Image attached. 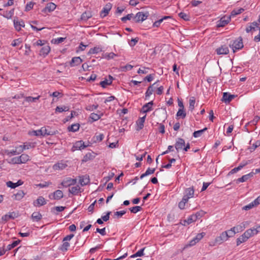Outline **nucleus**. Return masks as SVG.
<instances>
[{"label": "nucleus", "instance_id": "41", "mask_svg": "<svg viewBox=\"0 0 260 260\" xmlns=\"http://www.w3.org/2000/svg\"><path fill=\"white\" fill-rule=\"evenodd\" d=\"M70 109L69 106H57L55 108V112L56 113H61L62 112L68 111Z\"/></svg>", "mask_w": 260, "mask_h": 260}, {"label": "nucleus", "instance_id": "31", "mask_svg": "<svg viewBox=\"0 0 260 260\" xmlns=\"http://www.w3.org/2000/svg\"><path fill=\"white\" fill-rule=\"evenodd\" d=\"M102 51V49L100 46H96L90 49L88 54H97Z\"/></svg>", "mask_w": 260, "mask_h": 260}, {"label": "nucleus", "instance_id": "32", "mask_svg": "<svg viewBox=\"0 0 260 260\" xmlns=\"http://www.w3.org/2000/svg\"><path fill=\"white\" fill-rule=\"evenodd\" d=\"M92 15L90 11H86L84 12L81 16V19L83 21H87L92 17Z\"/></svg>", "mask_w": 260, "mask_h": 260}, {"label": "nucleus", "instance_id": "22", "mask_svg": "<svg viewBox=\"0 0 260 260\" xmlns=\"http://www.w3.org/2000/svg\"><path fill=\"white\" fill-rule=\"evenodd\" d=\"M25 194V193L23 190H19L13 195L12 198L15 200L20 201L23 198Z\"/></svg>", "mask_w": 260, "mask_h": 260}, {"label": "nucleus", "instance_id": "49", "mask_svg": "<svg viewBox=\"0 0 260 260\" xmlns=\"http://www.w3.org/2000/svg\"><path fill=\"white\" fill-rule=\"evenodd\" d=\"M188 201L186 200L185 199L182 198L181 201H180L178 203V207L181 210H183L185 208L186 204Z\"/></svg>", "mask_w": 260, "mask_h": 260}, {"label": "nucleus", "instance_id": "64", "mask_svg": "<svg viewBox=\"0 0 260 260\" xmlns=\"http://www.w3.org/2000/svg\"><path fill=\"white\" fill-rule=\"evenodd\" d=\"M179 16L184 20L187 21L189 20V16L185 13L180 12L179 13Z\"/></svg>", "mask_w": 260, "mask_h": 260}, {"label": "nucleus", "instance_id": "61", "mask_svg": "<svg viewBox=\"0 0 260 260\" xmlns=\"http://www.w3.org/2000/svg\"><path fill=\"white\" fill-rule=\"evenodd\" d=\"M66 38L59 37L57 38L53 39L52 40V43L56 44H59L64 41Z\"/></svg>", "mask_w": 260, "mask_h": 260}, {"label": "nucleus", "instance_id": "44", "mask_svg": "<svg viewBox=\"0 0 260 260\" xmlns=\"http://www.w3.org/2000/svg\"><path fill=\"white\" fill-rule=\"evenodd\" d=\"M154 171H155V169L154 168L151 169V168H149L148 169H147L146 171L144 174H142L140 176V179H142L144 177H146V176H147L148 175L152 174L154 172Z\"/></svg>", "mask_w": 260, "mask_h": 260}, {"label": "nucleus", "instance_id": "38", "mask_svg": "<svg viewBox=\"0 0 260 260\" xmlns=\"http://www.w3.org/2000/svg\"><path fill=\"white\" fill-rule=\"evenodd\" d=\"M116 56H118V55L113 52L105 53L103 55V58L107 60L113 59Z\"/></svg>", "mask_w": 260, "mask_h": 260}, {"label": "nucleus", "instance_id": "34", "mask_svg": "<svg viewBox=\"0 0 260 260\" xmlns=\"http://www.w3.org/2000/svg\"><path fill=\"white\" fill-rule=\"evenodd\" d=\"M156 82L153 83L152 85L149 86L145 92V100H147L149 97L152 94L153 92V86L156 84Z\"/></svg>", "mask_w": 260, "mask_h": 260}, {"label": "nucleus", "instance_id": "20", "mask_svg": "<svg viewBox=\"0 0 260 260\" xmlns=\"http://www.w3.org/2000/svg\"><path fill=\"white\" fill-rule=\"evenodd\" d=\"M146 117V114H145L144 116L140 118L136 122L137 124V128L136 129L137 131H140L144 127V123L145 121Z\"/></svg>", "mask_w": 260, "mask_h": 260}, {"label": "nucleus", "instance_id": "56", "mask_svg": "<svg viewBox=\"0 0 260 260\" xmlns=\"http://www.w3.org/2000/svg\"><path fill=\"white\" fill-rule=\"evenodd\" d=\"M245 164H241L238 167H236L234 169H233L229 173V174H234L236 172H237L238 171H240V170H241L244 166H245Z\"/></svg>", "mask_w": 260, "mask_h": 260}, {"label": "nucleus", "instance_id": "30", "mask_svg": "<svg viewBox=\"0 0 260 260\" xmlns=\"http://www.w3.org/2000/svg\"><path fill=\"white\" fill-rule=\"evenodd\" d=\"M195 221H196V220L194 217V215L191 214V215L188 216L187 219L184 220L182 221V224L184 226H186V225H189V224H190L193 222H195Z\"/></svg>", "mask_w": 260, "mask_h": 260}, {"label": "nucleus", "instance_id": "43", "mask_svg": "<svg viewBox=\"0 0 260 260\" xmlns=\"http://www.w3.org/2000/svg\"><path fill=\"white\" fill-rule=\"evenodd\" d=\"M102 116L103 114H98L96 113H92L90 115L89 118L91 119L92 121H95L100 119Z\"/></svg>", "mask_w": 260, "mask_h": 260}, {"label": "nucleus", "instance_id": "55", "mask_svg": "<svg viewBox=\"0 0 260 260\" xmlns=\"http://www.w3.org/2000/svg\"><path fill=\"white\" fill-rule=\"evenodd\" d=\"M20 242V240H16V241H13L11 244H9L7 246V250H11L12 248H13L15 247L16 246H17L18 245V244H19Z\"/></svg>", "mask_w": 260, "mask_h": 260}, {"label": "nucleus", "instance_id": "52", "mask_svg": "<svg viewBox=\"0 0 260 260\" xmlns=\"http://www.w3.org/2000/svg\"><path fill=\"white\" fill-rule=\"evenodd\" d=\"M186 113L184 109H179L177 112L176 117L183 119L186 117Z\"/></svg>", "mask_w": 260, "mask_h": 260}, {"label": "nucleus", "instance_id": "26", "mask_svg": "<svg viewBox=\"0 0 260 260\" xmlns=\"http://www.w3.org/2000/svg\"><path fill=\"white\" fill-rule=\"evenodd\" d=\"M235 96L234 94H231L227 92H224L222 96L223 101L225 103H229L235 98Z\"/></svg>", "mask_w": 260, "mask_h": 260}, {"label": "nucleus", "instance_id": "19", "mask_svg": "<svg viewBox=\"0 0 260 260\" xmlns=\"http://www.w3.org/2000/svg\"><path fill=\"white\" fill-rule=\"evenodd\" d=\"M63 192L60 190H57L52 195H50V199L58 200L63 198Z\"/></svg>", "mask_w": 260, "mask_h": 260}, {"label": "nucleus", "instance_id": "35", "mask_svg": "<svg viewBox=\"0 0 260 260\" xmlns=\"http://www.w3.org/2000/svg\"><path fill=\"white\" fill-rule=\"evenodd\" d=\"M42 215L39 212H34L31 215L33 221H39L42 218Z\"/></svg>", "mask_w": 260, "mask_h": 260}, {"label": "nucleus", "instance_id": "7", "mask_svg": "<svg viewBox=\"0 0 260 260\" xmlns=\"http://www.w3.org/2000/svg\"><path fill=\"white\" fill-rule=\"evenodd\" d=\"M260 204V196L258 197L253 202L249 203V204L245 205L242 207V210L247 211L249 210Z\"/></svg>", "mask_w": 260, "mask_h": 260}, {"label": "nucleus", "instance_id": "33", "mask_svg": "<svg viewBox=\"0 0 260 260\" xmlns=\"http://www.w3.org/2000/svg\"><path fill=\"white\" fill-rule=\"evenodd\" d=\"M70 246V244L69 242L62 241V244L59 247V249L62 252H65L68 250Z\"/></svg>", "mask_w": 260, "mask_h": 260}, {"label": "nucleus", "instance_id": "14", "mask_svg": "<svg viewBox=\"0 0 260 260\" xmlns=\"http://www.w3.org/2000/svg\"><path fill=\"white\" fill-rule=\"evenodd\" d=\"M14 26L15 29L19 31L22 27H24L25 23L22 20H19L17 18H14L13 20Z\"/></svg>", "mask_w": 260, "mask_h": 260}, {"label": "nucleus", "instance_id": "51", "mask_svg": "<svg viewBox=\"0 0 260 260\" xmlns=\"http://www.w3.org/2000/svg\"><path fill=\"white\" fill-rule=\"evenodd\" d=\"M207 129V127H205L204 128L202 129H201V130H199V131H195L193 134V136L194 137V138H198V137H200L202 136V135L203 134V133L206 131V130Z\"/></svg>", "mask_w": 260, "mask_h": 260}, {"label": "nucleus", "instance_id": "40", "mask_svg": "<svg viewBox=\"0 0 260 260\" xmlns=\"http://www.w3.org/2000/svg\"><path fill=\"white\" fill-rule=\"evenodd\" d=\"M36 143L35 142H25L22 145L24 150L29 149L35 147Z\"/></svg>", "mask_w": 260, "mask_h": 260}, {"label": "nucleus", "instance_id": "18", "mask_svg": "<svg viewBox=\"0 0 260 260\" xmlns=\"http://www.w3.org/2000/svg\"><path fill=\"white\" fill-rule=\"evenodd\" d=\"M67 166L68 165L65 161H61L54 164L53 166V169L55 171L62 170L64 169L67 167Z\"/></svg>", "mask_w": 260, "mask_h": 260}, {"label": "nucleus", "instance_id": "11", "mask_svg": "<svg viewBox=\"0 0 260 260\" xmlns=\"http://www.w3.org/2000/svg\"><path fill=\"white\" fill-rule=\"evenodd\" d=\"M248 221H243L239 224L233 227V230H235L236 234L242 232L248 225Z\"/></svg>", "mask_w": 260, "mask_h": 260}, {"label": "nucleus", "instance_id": "4", "mask_svg": "<svg viewBox=\"0 0 260 260\" xmlns=\"http://www.w3.org/2000/svg\"><path fill=\"white\" fill-rule=\"evenodd\" d=\"M231 47L234 52L241 49L243 47L242 38L239 37L238 39L235 40L232 44Z\"/></svg>", "mask_w": 260, "mask_h": 260}, {"label": "nucleus", "instance_id": "58", "mask_svg": "<svg viewBox=\"0 0 260 260\" xmlns=\"http://www.w3.org/2000/svg\"><path fill=\"white\" fill-rule=\"evenodd\" d=\"M22 43V39L21 38H18V39L14 40L11 43V45L13 47H16V46H19Z\"/></svg>", "mask_w": 260, "mask_h": 260}, {"label": "nucleus", "instance_id": "57", "mask_svg": "<svg viewBox=\"0 0 260 260\" xmlns=\"http://www.w3.org/2000/svg\"><path fill=\"white\" fill-rule=\"evenodd\" d=\"M189 109L192 111L194 108V106H195V103H196L194 98L193 97H191L189 99Z\"/></svg>", "mask_w": 260, "mask_h": 260}, {"label": "nucleus", "instance_id": "15", "mask_svg": "<svg viewBox=\"0 0 260 260\" xmlns=\"http://www.w3.org/2000/svg\"><path fill=\"white\" fill-rule=\"evenodd\" d=\"M185 146V141L182 138H178L176 140L175 147L177 152L184 149Z\"/></svg>", "mask_w": 260, "mask_h": 260}, {"label": "nucleus", "instance_id": "48", "mask_svg": "<svg viewBox=\"0 0 260 260\" xmlns=\"http://www.w3.org/2000/svg\"><path fill=\"white\" fill-rule=\"evenodd\" d=\"M188 201L186 200L185 199L182 198L181 201H180L178 203V207L181 210H183L185 208L186 204Z\"/></svg>", "mask_w": 260, "mask_h": 260}, {"label": "nucleus", "instance_id": "54", "mask_svg": "<svg viewBox=\"0 0 260 260\" xmlns=\"http://www.w3.org/2000/svg\"><path fill=\"white\" fill-rule=\"evenodd\" d=\"M89 181V179L84 176L81 177L79 179V183L82 186L87 184Z\"/></svg>", "mask_w": 260, "mask_h": 260}, {"label": "nucleus", "instance_id": "28", "mask_svg": "<svg viewBox=\"0 0 260 260\" xmlns=\"http://www.w3.org/2000/svg\"><path fill=\"white\" fill-rule=\"evenodd\" d=\"M17 217L16 213L14 212H9L7 214H5L2 216V219L3 220L7 221L10 219H14Z\"/></svg>", "mask_w": 260, "mask_h": 260}, {"label": "nucleus", "instance_id": "36", "mask_svg": "<svg viewBox=\"0 0 260 260\" xmlns=\"http://www.w3.org/2000/svg\"><path fill=\"white\" fill-rule=\"evenodd\" d=\"M81 188L79 185H77L75 186L72 187L69 189V191L70 193L73 194H77L80 192Z\"/></svg>", "mask_w": 260, "mask_h": 260}, {"label": "nucleus", "instance_id": "17", "mask_svg": "<svg viewBox=\"0 0 260 260\" xmlns=\"http://www.w3.org/2000/svg\"><path fill=\"white\" fill-rule=\"evenodd\" d=\"M112 8V5L110 3L107 4L103 8L102 11L100 13V16L102 18L106 17L108 14L109 11Z\"/></svg>", "mask_w": 260, "mask_h": 260}, {"label": "nucleus", "instance_id": "23", "mask_svg": "<svg viewBox=\"0 0 260 260\" xmlns=\"http://www.w3.org/2000/svg\"><path fill=\"white\" fill-rule=\"evenodd\" d=\"M258 232L259 231L257 230V228H252L246 230L245 233L246 234V236L247 237L248 239H249L250 237L257 234Z\"/></svg>", "mask_w": 260, "mask_h": 260}, {"label": "nucleus", "instance_id": "1", "mask_svg": "<svg viewBox=\"0 0 260 260\" xmlns=\"http://www.w3.org/2000/svg\"><path fill=\"white\" fill-rule=\"evenodd\" d=\"M260 30V27H259V24L256 22H253L250 24L249 26H248L246 28V31L247 32H251L257 30ZM254 41L255 42L260 41V32L259 34L254 37Z\"/></svg>", "mask_w": 260, "mask_h": 260}, {"label": "nucleus", "instance_id": "29", "mask_svg": "<svg viewBox=\"0 0 260 260\" xmlns=\"http://www.w3.org/2000/svg\"><path fill=\"white\" fill-rule=\"evenodd\" d=\"M50 50V47L48 45H45L40 50V55L43 56H46L49 54Z\"/></svg>", "mask_w": 260, "mask_h": 260}, {"label": "nucleus", "instance_id": "8", "mask_svg": "<svg viewBox=\"0 0 260 260\" xmlns=\"http://www.w3.org/2000/svg\"><path fill=\"white\" fill-rule=\"evenodd\" d=\"M77 182L76 179L71 178H67L64 179L61 182V185L64 187H68L71 185L75 184Z\"/></svg>", "mask_w": 260, "mask_h": 260}, {"label": "nucleus", "instance_id": "59", "mask_svg": "<svg viewBox=\"0 0 260 260\" xmlns=\"http://www.w3.org/2000/svg\"><path fill=\"white\" fill-rule=\"evenodd\" d=\"M260 146V142L256 141L255 143L252 144L251 146H250L248 149L250 152L253 151L257 147Z\"/></svg>", "mask_w": 260, "mask_h": 260}, {"label": "nucleus", "instance_id": "3", "mask_svg": "<svg viewBox=\"0 0 260 260\" xmlns=\"http://www.w3.org/2000/svg\"><path fill=\"white\" fill-rule=\"evenodd\" d=\"M205 235L206 234L204 232L198 234L194 238L189 242V243L187 244L185 247H188L195 245L205 236Z\"/></svg>", "mask_w": 260, "mask_h": 260}, {"label": "nucleus", "instance_id": "39", "mask_svg": "<svg viewBox=\"0 0 260 260\" xmlns=\"http://www.w3.org/2000/svg\"><path fill=\"white\" fill-rule=\"evenodd\" d=\"M252 176L253 174L251 173L243 175L242 177L239 178L237 179V182H244L247 181L250 177H252Z\"/></svg>", "mask_w": 260, "mask_h": 260}, {"label": "nucleus", "instance_id": "42", "mask_svg": "<svg viewBox=\"0 0 260 260\" xmlns=\"http://www.w3.org/2000/svg\"><path fill=\"white\" fill-rule=\"evenodd\" d=\"M21 164H25L29 160V156L26 154H22L19 156Z\"/></svg>", "mask_w": 260, "mask_h": 260}, {"label": "nucleus", "instance_id": "25", "mask_svg": "<svg viewBox=\"0 0 260 260\" xmlns=\"http://www.w3.org/2000/svg\"><path fill=\"white\" fill-rule=\"evenodd\" d=\"M23 184V181L21 180H19L17 182L13 183V182L9 181L6 183L7 186L11 188H15L19 186H20Z\"/></svg>", "mask_w": 260, "mask_h": 260}, {"label": "nucleus", "instance_id": "53", "mask_svg": "<svg viewBox=\"0 0 260 260\" xmlns=\"http://www.w3.org/2000/svg\"><path fill=\"white\" fill-rule=\"evenodd\" d=\"M40 98V95H38L37 97H31V96H26L25 97V101L26 102H36L37 100H38Z\"/></svg>", "mask_w": 260, "mask_h": 260}, {"label": "nucleus", "instance_id": "27", "mask_svg": "<svg viewBox=\"0 0 260 260\" xmlns=\"http://www.w3.org/2000/svg\"><path fill=\"white\" fill-rule=\"evenodd\" d=\"M246 234L244 232L242 235L237 239L236 244L237 246L240 245L242 243L246 242L248 240Z\"/></svg>", "mask_w": 260, "mask_h": 260}, {"label": "nucleus", "instance_id": "5", "mask_svg": "<svg viewBox=\"0 0 260 260\" xmlns=\"http://www.w3.org/2000/svg\"><path fill=\"white\" fill-rule=\"evenodd\" d=\"M194 194V190L193 187L187 188L184 190L182 198L185 199L186 200L188 201L189 199L192 198L193 197Z\"/></svg>", "mask_w": 260, "mask_h": 260}, {"label": "nucleus", "instance_id": "60", "mask_svg": "<svg viewBox=\"0 0 260 260\" xmlns=\"http://www.w3.org/2000/svg\"><path fill=\"white\" fill-rule=\"evenodd\" d=\"M142 207L141 206H136L132 208H130L129 209L132 213H137V212L140 211L142 210Z\"/></svg>", "mask_w": 260, "mask_h": 260}, {"label": "nucleus", "instance_id": "37", "mask_svg": "<svg viewBox=\"0 0 260 260\" xmlns=\"http://www.w3.org/2000/svg\"><path fill=\"white\" fill-rule=\"evenodd\" d=\"M171 18V16H164L161 19L158 20L157 21H155L153 24V27H159L160 26V24L162 22V21L164 20H167L168 19H170Z\"/></svg>", "mask_w": 260, "mask_h": 260}, {"label": "nucleus", "instance_id": "2", "mask_svg": "<svg viewBox=\"0 0 260 260\" xmlns=\"http://www.w3.org/2000/svg\"><path fill=\"white\" fill-rule=\"evenodd\" d=\"M149 16V13L147 12H139L134 17V20L135 22H143L146 20Z\"/></svg>", "mask_w": 260, "mask_h": 260}, {"label": "nucleus", "instance_id": "45", "mask_svg": "<svg viewBox=\"0 0 260 260\" xmlns=\"http://www.w3.org/2000/svg\"><path fill=\"white\" fill-rule=\"evenodd\" d=\"M42 136H49L53 135V133L49 131L46 127L44 126L41 128Z\"/></svg>", "mask_w": 260, "mask_h": 260}, {"label": "nucleus", "instance_id": "46", "mask_svg": "<svg viewBox=\"0 0 260 260\" xmlns=\"http://www.w3.org/2000/svg\"><path fill=\"white\" fill-rule=\"evenodd\" d=\"M244 11V9L242 8H238L237 9H234L231 12V16H232V17L236 16V15L242 13Z\"/></svg>", "mask_w": 260, "mask_h": 260}, {"label": "nucleus", "instance_id": "63", "mask_svg": "<svg viewBox=\"0 0 260 260\" xmlns=\"http://www.w3.org/2000/svg\"><path fill=\"white\" fill-rule=\"evenodd\" d=\"M87 46V45H84L82 42H81L79 44V46L77 48L76 52L78 53L79 52L84 51Z\"/></svg>", "mask_w": 260, "mask_h": 260}, {"label": "nucleus", "instance_id": "21", "mask_svg": "<svg viewBox=\"0 0 260 260\" xmlns=\"http://www.w3.org/2000/svg\"><path fill=\"white\" fill-rule=\"evenodd\" d=\"M46 204V201L44 198L42 196L38 197V198L34 202L33 205L35 207H40Z\"/></svg>", "mask_w": 260, "mask_h": 260}, {"label": "nucleus", "instance_id": "13", "mask_svg": "<svg viewBox=\"0 0 260 260\" xmlns=\"http://www.w3.org/2000/svg\"><path fill=\"white\" fill-rule=\"evenodd\" d=\"M153 102L152 101L145 104L142 108L141 112L143 114H146L147 113L152 111L153 110Z\"/></svg>", "mask_w": 260, "mask_h": 260}, {"label": "nucleus", "instance_id": "9", "mask_svg": "<svg viewBox=\"0 0 260 260\" xmlns=\"http://www.w3.org/2000/svg\"><path fill=\"white\" fill-rule=\"evenodd\" d=\"M88 146V145H85L83 141H79L75 143L72 148V151H75L78 150H82Z\"/></svg>", "mask_w": 260, "mask_h": 260}, {"label": "nucleus", "instance_id": "24", "mask_svg": "<svg viewBox=\"0 0 260 260\" xmlns=\"http://www.w3.org/2000/svg\"><path fill=\"white\" fill-rule=\"evenodd\" d=\"M83 62V60L80 57H74L70 62V66L73 67L80 64Z\"/></svg>", "mask_w": 260, "mask_h": 260}, {"label": "nucleus", "instance_id": "6", "mask_svg": "<svg viewBox=\"0 0 260 260\" xmlns=\"http://www.w3.org/2000/svg\"><path fill=\"white\" fill-rule=\"evenodd\" d=\"M231 20V16H224L216 22L217 27H223L226 25Z\"/></svg>", "mask_w": 260, "mask_h": 260}, {"label": "nucleus", "instance_id": "62", "mask_svg": "<svg viewBox=\"0 0 260 260\" xmlns=\"http://www.w3.org/2000/svg\"><path fill=\"white\" fill-rule=\"evenodd\" d=\"M112 83V80L105 79L100 82V85L103 87H106L107 85H110Z\"/></svg>", "mask_w": 260, "mask_h": 260}, {"label": "nucleus", "instance_id": "10", "mask_svg": "<svg viewBox=\"0 0 260 260\" xmlns=\"http://www.w3.org/2000/svg\"><path fill=\"white\" fill-rule=\"evenodd\" d=\"M56 7V5L52 2L48 3L46 7L42 9V12L44 14H47L53 11Z\"/></svg>", "mask_w": 260, "mask_h": 260}, {"label": "nucleus", "instance_id": "47", "mask_svg": "<svg viewBox=\"0 0 260 260\" xmlns=\"http://www.w3.org/2000/svg\"><path fill=\"white\" fill-rule=\"evenodd\" d=\"M80 125L78 123L72 124L68 127V130L70 132H76L79 129Z\"/></svg>", "mask_w": 260, "mask_h": 260}, {"label": "nucleus", "instance_id": "12", "mask_svg": "<svg viewBox=\"0 0 260 260\" xmlns=\"http://www.w3.org/2000/svg\"><path fill=\"white\" fill-rule=\"evenodd\" d=\"M215 239V242L218 244H221L228 240V236L226 232H223L219 236H217Z\"/></svg>", "mask_w": 260, "mask_h": 260}, {"label": "nucleus", "instance_id": "16", "mask_svg": "<svg viewBox=\"0 0 260 260\" xmlns=\"http://www.w3.org/2000/svg\"><path fill=\"white\" fill-rule=\"evenodd\" d=\"M216 52L218 55H225L229 53V50L228 46L222 45L216 49Z\"/></svg>", "mask_w": 260, "mask_h": 260}, {"label": "nucleus", "instance_id": "50", "mask_svg": "<svg viewBox=\"0 0 260 260\" xmlns=\"http://www.w3.org/2000/svg\"><path fill=\"white\" fill-rule=\"evenodd\" d=\"M205 214V212L203 210H201L199 212H196L195 214H192L194 215V217L195 218L196 221L200 219L202 217H203Z\"/></svg>", "mask_w": 260, "mask_h": 260}]
</instances>
